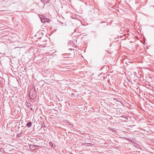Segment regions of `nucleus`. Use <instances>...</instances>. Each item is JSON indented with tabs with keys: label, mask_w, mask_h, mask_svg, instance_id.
Instances as JSON below:
<instances>
[{
	"label": "nucleus",
	"mask_w": 154,
	"mask_h": 154,
	"mask_svg": "<svg viewBox=\"0 0 154 154\" xmlns=\"http://www.w3.org/2000/svg\"><path fill=\"white\" fill-rule=\"evenodd\" d=\"M29 95L30 99L34 100L35 98L37 95V93L35 89L31 90L29 93Z\"/></svg>",
	"instance_id": "f257e3e1"
},
{
	"label": "nucleus",
	"mask_w": 154,
	"mask_h": 154,
	"mask_svg": "<svg viewBox=\"0 0 154 154\" xmlns=\"http://www.w3.org/2000/svg\"><path fill=\"white\" fill-rule=\"evenodd\" d=\"M48 19L45 18V17L43 18H42L41 21L42 22H45L47 21Z\"/></svg>",
	"instance_id": "20e7f679"
},
{
	"label": "nucleus",
	"mask_w": 154,
	"mask_h": 154,
	"mask_svg": "<svg viewBox=\"0 0 154 154\" xmlns=\"http://www.w3.org/2000/svg\"><path fill=\"white\" fill-rule=\"evenodd\" d=\"M44 17H45L44 16H42V15L41 16V17H40V19H41V20H42V18H44Z\"/></svg>",
	"instance_id": "1a4fd4ad"
},
{
	"label": "nucleus",
	"mask_w": 154,
	"mask_h": 154,
	"mask_svg": "<svg viewBox=\"0 0 154 154\" xmlns=\"http://www.w3.org/2000/svg\"><path fill=\"white\" fill-rule=\"evenodd\" d=\"M0 151H1L2 152L4 153L5 152V151L4 149H0Z\"/></svg>",
	"instance_id": "6e6552de"
},
{
	"label": "nucleus",
	"mask_w": 154,
	"mask_h": 154,
	"mask_svg": "<svg viewBox=\"0 0 154 154\" xmlns=\"http://www.w3.org/2000/svg\"><path fill=\"white\" fill-rule=\"evenodd\" d=\"M29 106H30V105H27V106H28V107H29Z\"/></svg>",
	"instance_id": "f3484780"
},
{
	"label": "nucleus",
	"mask_w": 154,
	"mask_h": 154,
	"mask_svg": "<svg viewBox=\"0 0 154 154\" xmlns=\"http://www.w3.org/2000/svg\"><path fill=\"white\" fill-rule=\"evenodd\" d=\"M45 124L44 122H43L42 124V128H45Z\"/></svg>",
	"instance_id": "0eeeda50"
},
{
	"label": "nucleus",
	"mask_w": 154,
	"mask_h": 154,
	"mask_svg": "<svg viewBox=\"0 0 154 154\" xmlns=\"http://www.w3.org/2000/svg\"><path fill=\"white\" fill-rule=\"evenodd\" d=\"M126 140H129L130 142H132L133 143L134 142V141H133L130 138H127L126 139Z\"/></svg>",
	"instance_id": "39448f33"
},
{
	"label": "nucleus",
	"mask_w": 154,
	"mask_h": 154,
	"mask_svg": "<svg viewBox=\"0 0 154 154\" xmlns=\"http://www.w3.org/2000/svg\"><path fill=\"white\" fill-rule=\"evenodd\" d=\"M69 50L72 51V48H69Z\"/></svg>",
	"instance_id": "f8f14e48"
},
{
	"label": "nucleus",
	"mask_w": 154,
	"mask_h": 154,
	"mask_svg": "<svg viewBox=\"0 0 154 154\" xmlns=\"http://www.w3.org/2000/svg\"><path fill=\"white\" fill-rule=\"evenodd\" d=\"M36 146V148L37 147H39V146H38V145H35Z\"/></svg>",
	"instance_id": "9b49d317"
},
{
	"label": "nucleus",
	"mask_w": 154,
	"mask_h": 154,
	"mask_svg": "<svg viewBox=\"0 0 154 154\" xmlns=\"http://www.w3.org/2000/svg\"><path fill=\"white\" fill-rule=\"evenodd\" d=\"M49 145L51 146L52 147H54V146L52 144V143L51 142H50L49 143Z\"/></svg>",
	"instance_id": "423d86ee"
},
{
	"label": "nucleus",
	"mask_w": 154,
	"mask_h": 154,
	"mask_svg": "<svg viewBox=\"0 0 154 154\" xmlns=\"http://www.w3.org/2000/svg\"><path fill=\"white\" fill-rule=\"evenodd\" d=\"M137 145L138 146L137 144H136V145H135L134 146H135L136 147H137Z\"/></svg>",
	"instance_id": "a211bd4d"
},
{
	"label": "nucleus",
	"mask_w": 154,
	"mask_h": 154,
	"mask_svg": "<svg viewBox=\"0 0 154 154\" xmlns=\"http://www.w3.org/2000/svg\"><path fill=\"white\" fill-rule=\"evenodd\" d=\"M47 70H46V69H45V72H46V71H47Z\"/></svg>",
	"instance_id": "4468645a"
},
{
	"label": "nucleus",
	"mask_w": 154,
	"mask_h": 154,
	"mask_svg": "<svg viewBox=\"0 0 154 154\" xmlns=\"http://www.w3.org/2000/svg\"><path fill=\"white\" fill-rule=\"evenodd\" d=\"M87 144H91V143H85L84 144V145H86Z\"/></svg>",
	"instance_id": "9d476101"
},
{
	"label": "nucleus",
	"mask_w": 154,
	"mask_h": 154,
	"mask_svg": "<svg viewBox=\"0 0 154 154\" xmlns=\"http://www.w3.org/2000/svg\"><path fill=\"white\" fill-rule=\"evenodd\" d=\"M28 104V103H27V104ZM29 104L30 105V106H31V105L30 103H29Z\"/></svg>",
	"instance_id": "2eb2a0df"
},
{
	"label": "nucleus",
	"mask_w": 154,
	"mask_h": 154,
	"mask_svg": "<svg viewBox=\"0 0 154 154\" xmlns=\"http://www.w3.org/2000/svg\"><path fill=\"white\" fill-rule=\"evenodd\" d=\"M30 100L31 101H32V99H30Z\"/></svg>",
	"instance_id": "dca6fc26"
},
{
	"label": "nucleus",
	"mask_w": 154,
	"mask_h": 154,
	"mask_svg": "<svg viewBox=\"0 0 154 154\" xmlns=\"http://www.w3.org/2000/svg\"><path fill=\"white\" fill-rule=\"evenodd\" d=\"M32 123L31 122H29L27 123L26 126L28 128H30L32 125Z\"/></svg>",
	"instance_id": "7ed1b4c3"
},
{
	"label": "nucleus",
	"mask_w": 154,
	"mask_h": 154,
	"mask_svg": "<svg viewBox=\"0 0 154 154\" xmlns=\"http://www.w3.org/2000/svg\"><path fill=\"white\" fill-rule=\"evenodd\" d=\"M30 149L32 150H34L36 149V146L33 144H29V145Z\"/></svg>",
	"instance_id": "f03ea898"
},
{
	"label": "nucleus",
	"mask_w": 154,
	"mask_h": 154,
	"mask_svg": "<svg viewBox=\"0 0 154 154\" xmlns=\"http://www.w3.org/2000/svg\"><path fill=\"white\" fill-rule=\"evenodd\" d=\"M30 109H31V110H33V108H30Z\"/></svg>",
	"instance_id": "ddd939ff"
},
{
	"label": "nucleus",
	"mask_w": 154,
	"mask_h": 154,
	"mask_svg": "<svg viewBox=\"0 0 154 154\" xmlns=\"http://www.w3.org/2000/svg\"><path fill=\"white\" fill-rule=\"evenodd\" d=\"M71 154H73L72 153H71Z\"/></svg>",
	"instance_id": "6ab92c4d"
}]
</instances>
